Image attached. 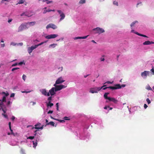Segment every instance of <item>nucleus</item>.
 I'll return each instance as SVG.
<instances>
[{
	"label": "nucleus",
	"instance_id": "32",
	"mask_svg": "<svg viewBox=\"0 0 154 154\" xmlns=\"http://www.w3.org/2000/svg\"><path fill=\"white\" fill-rule=\"evenodd\" d=\"M150 71L152 73V74L154 75V67L152 66V69L150 70Z\"/></svg>",
	"mask_w": 154,
	"mask_h": 154
},
{
	"label": "nucleus",
	"instance_id": "36",
	"mask_svg": "<svg viewBox=\"0 0 154 154\" xmlns=\"http://www.w3.org/2000/svg\"><path fill=\"white\" fill-rule=\"evenodd\" d=\"M51 11H50V10H45L43 12V14H45L47 12H49Z\"/></svg>",
	"mask_w": 154,
	"mask_h": 154
},
{
	"label": "nucleus",
	"instance_id": "40",
	"mask_svg": "<svg viewBox=\"0 0 154 154\" xmlns=\"http://www.w3.org/2000/svg\"><path fill=\"white\" fill-rule=\"evenodd\" d=\"M2 94L5 95V96H7L9 95V94L8 92L5 93V92H2Z\"/></svg>",
	"mask_w": 154,
	"mask_h": 154
},
{
	"label": "nucleus",
	"instance_id": "17",
	"mask_svg": "<svg viewBox=\"0 0 154 154\" xmlns=\"http://www.w3.org/2000/svg\"><path fill=\"white\" fill-rule=\"evenodd\" d=\"M88 36V35L87 36H83V37H75V39H85L87 38V37Z\"/></svg>",
	"mask_w": 154,
	"mask_h": 154
},
{
	"label": "nucleus",
	"instance_id": "21",
	"mask_svg": "<svg viewBox=\"0 0 154 154\" xmlns=\"http://www.w3.org/2000/svg\"><path fill=\"white\" fill-rule=\"evenodd\" d=\"M51 125L54 126V123L53 122H50L49 123H46V125Z\"/></svg>",
	"mask_w": 154,
	"mask_h": 154
},
{
	"label": "nucleus",
	"instance_id": "64",
	"mask_svg": "<svg viewBox=\"0 0 154 154\" xmlns=\"http://www.w3.org/2000/svg\"><path fill=\"white\" fill-rule=\"evenodd\" d=\"M107 88H109V87H106L103 88V89L105 90Z\"/></svg>",
	"mask_w": 154,
	"mask_h": 154
},
{
	"label": "nucleus",
	"instance_id": "60",
	"mask_svg": "<svg viewBox=\"0 0 154 154\" xmlns=\"http://www.w3.org/2000/svg\"><path fill=\"white\" fill-rule=\"evenodd\" d=\"M125 86V85L122 84L121 85V87H124Z\"/></svg>",
	"mask_w": 154,
	"mask_h": 154
},
{
	"label": "nucleus",
	"instance_id": "28",
	"mask_svg": "<svg viewBox=\"0 0 154 154\" xmlns=\"http://www.w3.org/2000/svg\"><path fill=\"white\" fill-rule=\"evenodd\" d=\"M46 42H42L38 45H35L36 47V48H37L38 46H40L43 44L44 43Z\"/></svg>",
	"mask_w": 154,
	"mask_h": 154
},
{
	"label": "nucleus",
	"instance_id": "62",
	"mask_svg": "<svg viewBox=\"0 0 154 154\" xmlns=\"http://www.w3.org/2000/svg\"><path fill=\"white\" fill-rule=\"evenodd\" d=\"M1 46L2 47H4L5 46V44H1Z\"/></svg>",
	"mask_w": 154,
	"mask_h": 154
},
{
	"label": "nucleus",
	"instance_id": "38",
	"mask_svg": "<svg viewBox=\"0 0 154 154\" xmlns=\"http://www.w3.org/2000/svg\"><path fill=\"white\" fill-rule=\"evenodd\" d=\"M26 75L23 74L22 76V79H23L24 81H25V79H26Z\"/></svg>",
	"mask_w": 154,
	"mask_h": 154
},
{
	"label": "nucleus",
	"instance_id": "45",
	"mask_svg": "<svg viewBox=\"0 0 154 154\" xmlns=\"http://www.w3.org/2000/svg\"><path fill=\"white\" fill-rule=\"evenodd\" d=\"M113 4L114 5H116L117 6L118 5V3L117 1H114L113 2Z\"/></svg>",
	"mask_w": 154,
	"mask_h": 154
},
{
	"label": "nucleus",
	"instance_id": "61",
	"mask_svg": "<svg viewBox=\"0 0 154 154\" xmlns=\"http://www.w3.org/2000/svg\"><path fill=\"white\" fill-rule=\"evenodd\" d=\"M12 134L14 136H15L17 135V133H16L15 134L14 133Z\"/></svg>",
	"mask_w": 154,
	"mask_h": 154
},
{
	"label": "nucleus",
	"instance_id": "18",
	"mask_svg": "<svg viewBox=\"0 0 154 154\" xmlns=\"http://www.w3.org/2000/svg\"><path fill=\"white\" fill-rule=\"evenodd\" d=\"M109 93H106L104 95V97L105 99L109 100V98H110V97H108L107 95L109 94Z\"/></svg>",
	"mask_w": 154,
	"mask_h": 154
},
{
	"label": "nucleus",
	"instance_id": "13",
	"mask_svg": "<svg viewBox=\"0 0 154 154\" xmlns=\"http://www.w3.org/2000/svg\"><path fill=\"white\" fill-rule=\"evenodd\" d=\"M65 81L64 80L62 79L61 77L59 78L56 81L55 84H58L63 83Z\"/></svg>",
	"mask_w": 154,
	"mask_h": 154
},
{
	"label": "nucleus",
	"instance_id": "8",
	"mask_svg": "<svg viewBox=\"0 0 154 154\" xmlns=\"http://www.w3.org/2000/svg\"><path fill=\"white\" fill-rule=\"evenodd\" d=\"M36 48L35 45L34 46H32L30 47H29L28 48V51L29 54H30L32 51Z\"/></svg>",
	"mask_w": 154,
	"mask_h": 154
},
{
	"label": "nucleus",
	"instance_id": "59",
	"mask_svg": "<svg viewBox=\"0 0 154 154\" xmlns=\"http://www.w3.org/2000/svg\"><path fill=\"white\" fill-rule=\"evenodd\" d=\"M30 91H22L21 92L22 93H29V92Z\"/></svg>",
	"mask_w": 154,
	"mask_h": 154
},
{
	"label": "nucleus",
	"instance_id": "43",
	"mask_svg": "<svg viewBox=\"0 0 154 154\" xmlns=\"http://www.w3.org/2000/svg\"><path fill=\"white\" fill-rule=\"evenodd\" d=\"M2 115L5 118H6V119H8V116L7 115H6L5 114V113H2Z\"/></svg>",
	"mask_w": 154,
	"mask_h": 154
},
{
	"label": "nucleus",
	"instance_id": "9",
	"mask_svg": "<svg viewBox=\"0 0 154 154\" xmlns=\"http://www.w3.org/2000/svg\"><path fill=\"white\" fill-rule=\"evenodd\" d=\"M50 28H51L53 29H55L57 28V27L54 24L50 23L47 25L46 27V29H48Z\"/></svg>",
	"mask_w": 154,
	"mask_h": 154
},
{
	"label": "nucleus",
	"instance_id": "22",
	"mask_svg": "<svg viewBox=\"0 0 154 154\" xmlns=\"http://www.w3.org/2000/svg\"><path fill=\"white\" fill-rule=\"evenodd\" d=\"M37 140H36L35 141H33V147H35L37 145Z\"/></svg>",
	"mask_w": 154,
	"mask_h": 154
},
{
	"label": "nucleus",
	"instance_id": "48",
	"mask_svg": "<svg viewBox=\"0 0 154 154\" xmlns=\"http://www.w3.org/2000/svg\"><path fill=\"white\" fill-rule=\"evenodd\" d=\"M63 119H64V120H70L69 119H68V117H66V116L64 117L63 118Z\"/></svg>",
	"mask_w": 154,
	"mask_h": 154
},
{
	"label": "nucleus",
	"instance_id": "7",
	"mask_svg": "<svg viewBox=\"0 0 154 154\" xmlns=\"http://www.w3.org/2000/svg\"><path fill=\"white\" fill-rule=\"evenodd\" d=\"M40 91L42 93V94L45 96H50V93L48 92H47L46 89H43L40 90Z\"/></svg>",
	"mask_w": 154,
	"mask_h": 154
},
{
	"label": "nucleus",
	"instance_id": "63",
	"mask_svg": "<svg viewBox=\"0 0 154 154\" xmlns=\"http://www.w3.org/2000/svg\"><path fill=\"white\" fill-rule=\"evenodd\" d=\"M56 105L57 108H59L58 103H57L56 104Z\"/></svg>",
	"mask_w": 154,
	"mask_h": 154
},
{
	"label": "nucleus",
	"instance_id": "14",
	"mask_svg": "<svg viewBox=\"0 0 154 154\" xmlns=\"http://www.w3.org/2000/svg\"><path fill=\"white\" fill-rule=\"evenodd\" d=\"M149 71H145L141 73V76L142 77H144V78H146L147 77V75L149 74Z\"/></svg>",
	"mask_w": 154,
	"mask_h": 154
},
{
	"label": "nucleus",
	"instance_id": "3",
	"mask_svg": "<svg viewBox=\"0 0 154 154\" xmlns=\"http://www.w3.org/2000/svg\"><path fill=\"white\" fill-rule=\"evenodd\" d=\"M56 84H54V86L55 87L54 88H55V89L56 91L60 90L63 88H65L66 87L65 86L63 85H56Z\"/></svg>",
	"mask_w": 154,
	"mask_h": 154
},
{
	"label": "nucleus",
	"instance_id": "58",
	"mask_svg": "<svg viewBox=\"0 0 154 154\" xmlns=\"http://www.w3.org/2000/svg\"><path fill=\"white\" fill-rule=\"evenodd\" d=\"M109 107V106H105L104 107V109H107Z\"/></svg>",
	"mask_w": 154,
	"mask_h": 154
},
{
	"label": "nucleus",
	"instance_id": "50",
	"mask_svg": "<svg viewBox=\"0 0 154 154\" xmlns=\"http://www.w3.org/2000/svg\"><path fill=\"white\" fill-rule=\"evenodd\" d=\"M48 100L50 101L52 100V97L51 96L49 97L48 99Z\"/></svg>",
	"mask_w": 154,
	"mask_h": 154
},
{
	"label": "nucleus",
	"instance_id": "37",
	"mask_svg": "<svg viewBox=\"0 0 154 154\" xmlns=\"http://www.w3.org/2000/svg\"><path fill=\"white\" fill-rule=\"evenodd\" d=\"M11 103H12V102H11L10 101H8L7 102L6 105L7 106H9Z\"/></svg>",
	"mask_w": 154,
	"mask_h": 154
},
{
	"label": "nucleus",
	"instance_id": "6",
	"mask_svg": "<svg viewBox=\"0 0 154 154\" xmlns=\"http://www.w3.org/2000/svg\"><path fill=\"white\" fill-rule=\"evenodd\" d=\"M58 36V35L57 34H51L45 36V38L48 39L54 38L57 37Z\"/></svg>",
	"mask_w": 154,
	"mask_h": 154
},
{
	"label": "nucleus",
	"instance_id": "53",
	"mask_svg": "<svg viewBox=\"0 0 154 154\" xmlns=\"http://www.w3.org/2000/svg\"><path fill=\"white\" fill-rule=\"evenodd\" d=\"M23 62H21L19 63H18V65H21L23 64Z\"/></svg>",
	"mask_w": 154,
	"mask_h": 154
},
{
	"label": "nucleus",
	"instance_id": "26",
	"mask_svg": "<svg viewBox=\"0 0 154 154\" xmlns=\"http://www.w3.org/2000/svg\"><path fill=\"white\" fill-rule=\"evenodd\" d=\"M25 1L24 0H20L19 2L18 3L17 5L18 4H22L24 3Z\"/></svg>",
	"mask_w": 154,
	"mask_h": 154
},
{
	"label": "nucleus",
	"instance_id": "44",
	"mask_svg": "<svg viewBox=\"0 0 154 154\" xmlns=\"http://www.w3.org/2000/svg\"><path fill=\"white\" fill-rule=\"evenodd\" d=\"M146 101L147 102L148 104H149L151 103L150 100L148 98H147L146 99Z\"/></svg>",
	"mask_w": 154,
	"mask_h": 154
},
{
	"label": "nucleus",
	"instance_id": "56",
	"mask_svg": "<svg viewBox=\"0 0 154 154\" xmlns=\"http://www.w3.org/2000/svg\"><path fill=\"white\" fill-rule=\"evenodd\" d=\"M144 107L145 109H146L147 107V106L146 105V104H144Z\"/></svg>",
	"mask_w": 154,
	"mask_h": 154
},
{
	"label": "nucleus",
	"instance_id": "49",
	"mask_svg": "<svg viewBox=\"0 0 154 154\" xmlns=\"http://www.w3.org/2000/svg\"><path fill=\"white\" fill-rule=\"evenodd\" d=\"M17 65H18V63H15L14 64H13L12 65V67H13V66H16Z\"/></svg>",
	"mask_w": 154,
	"mask_h": 154
},
{
	"label": "nucleus",
	"instance_id": "11",
	"mask_svg": "<svg viewBox=\"0 0 154 154\" xmlns=\"http://www.w3.org/2000/svg\"><path fill=\"white\" fill-rule=\"evenodd\" d=\"M56 91L55 88L53 87L49 91V93L51 96H53L55 94Z\"/></svg>",
	"mask_w": 154,
	"mask_h": 154
},
{
	"label": "nucleus",
	"instance_id": "42",
	"mask_svg": "<svg viewBox=\"0 0 154 154\" xmlns=\"http://www.w3.org/2000/svg\"><path fill=\"white\" fill-rule=\"evenodd\" d=\"M55 120H57L59 121L60 122H65V121L64 120H61L60 119H55Z\"/></svg>",
	"mask_w": 154,
	"mask_h": 154
},
{
	"label": "nucleus",
	"instance_id": "35",
	"mask_svg": "<svg viewBox=\"0 0 154 154\" xmlns=\"http://www.w3.org/2000/svg\"><path fill=\"white\" fill-rule=\"evenodd\" d=\"M57 11L59 13V14H60V15H62V14H64L61 10H58Z\"/></svg>",
	"mask_w": 154,
	"mask_h": 154
},
{
	"label": "nucleus",
	"instance_id": "31",
	"mask_svg": "<svg viewBox=\"0 0 154 154\" xmlns=\"http://www.w3.org/2000/svg\"><path fill=\"white\" fill-rule=\"evenodd\" d=\"M35 22H32L29 23H29V25L31 26H33L35 24Z\"/></svg>",
	"mask_w": 154,
	"mask_h": 154
},
{
	"label": "nucleus",
	"instance_id": "1",
	"mask_svg": "<svg viewBox=\"0 0 154 154\" xmlns=\"http://www.w3.org/2000/svg\"><path fill=\"white\" fill-rule=\"evenodd\" d=\"M106 86V85H104L101 87H96L94 88H91L90 92L91 93H97L98 91H100L102 88Z\"/></svg>",
	"mask_w": 154,
	"mask_h": 154
},
{
	"label": "nucleus",
	"instance_id": "51",
	"mask_svg": "<svg viewBox=\"0 0 154 154\" xmlns=\"http://www.w3.org/2000/svg\"><path fill=\"white\" fill-rule=\"evenodd\" d=\"M53 112V111L52 110H49L48 112V114L52 113Z\"/></svg>",
	"mask_w": 154,
	"mask_h": 154
},
{
	"label": "nucleus",
	"instance_id": "34",
	"mask_svg": "<svg viewBox=\"0 0 154 154\" xmlns=\"http://www.w3.org/2000/svg\"><path fill=\"white\" fill-rule=\"evenodd\" d=\"M20 153L21 154H26L25 152V151L23 149H21L20 150Z\"/></svg>",
	"mask_w": 154,
	"mask_h": 154
},
{
	"label": "nucleus",
	"instance_id": "55",
	"mask_svg": "<svg viewBox=\"0 0 154 154\" xmlns=\"http://www.w3.org/2000/svg\"><path fill=\"white\" fill-rule=\"evenodd\" d=\"M12 19H9L8 20V22L9 23H10V22H11L12 21Z\"/></svg>",
	"mask_w": 154,
	"mask_h": 154
},
{
	"label": "nucleus",
	"instance_id": "54",
	"mask_svg": "<svg viewBox=\"0 0 154 154\" xmlns=\"http://www.w3.org/2000/svg\"><path fill=\"white\" fill-rule=\"evenodd\" d=\"M15 119V117L14 116H13L11 118V119L12 121H14Z\"/></svg>",
	"mask_w": 154,
	"mask_h": 154
},
{
	"label": "nucleus",
	"instance_id": "33",
	"mask_svg": "<svg viewBox=\"0 0 154 154\" xmlns=\"http://www.w3.org/2000/svg\"><path fill=\"white\" fill-rule=\"evenodd\" d=\"M105 56L104 55H103L102 56V57H101L100 58V60L101 61H103L105 60V59L104 58V57Z\"/></svg>",
	"mask_w": 154,
	"mask_h": 154
},
{
	"label": "nucleus",
	"instance_id": "39",
	"mask_svg": "<svg viewBox=\"0 0 154 154\" xmlns=\"http://www.w3.org/2000/svg\"><path fill=\"white\" fill-rule=\"evenodd\" d=\"M19 68H18V67H15V68H13L12 70H11V71H14L16 70H17V69H19Z\"/></svg>",
	"mask_w": 154,
	"mask_h": 154
},
{
	"label": "nucleus",
	"instance_id": "25",
	"mask_svg": "<svg viewBox=\"0 0 154 154\" xmlns=\"http://www.w3.org/2000/svg\"><path fill=\"white\" fill-rule=\"evenodd\" d=\"M138 23V21H135L133 22L130 25V26L131 27L133 26H134V24L136 23Z\"/></svg>",
	"mask_w": 154,
	"mask_h": 154
},
{
	"label": "nucleus",
	"instance_id": "23",
	"mask_svg": "<svg viewBox=\"0 0 154 154\" xmlns=\"http://www.w3.org/2000/svg\"><path fill=\"white\" fill-rule=\"evenodd\" d=\"M6 98L5 96H3L2 100H1V103H3L4 102H6Z\"/></svg>",
	"mask_w": 154,
	"mask_h": 154
},
{
	"label": "nucleus",
	"instance_id": "57",
	"mask_svg": "<svg viewBox=\"0 0 154 154\" xmlns=\"http://www.w3.org/2000/svg\"><path fill=\"white\" fill-rule=\"evenodd\" d=\"M8 125H9V128H11V122H9Z\"/></svg>",
	"mask_w": 154,
	"mask_h": 154
},
{
	"label": "nucleus",
	"instance_id": "12",
	"mask_svg": "<svg viewBox=\"0 0 154 154\" xmlns=\"http://www.w3.org/2000/svg\"><path fill=\"white\" fill-rule=\"evenodd\" d=\"M41 125V123H38L36 124L35 126V127L34 128H35L36 129H42L43 128V125H42L41 127H39V126H40Z\"/></svg>",
	"mask_w": 154,
	"mask_h": 154
},
{
	"label": "nucleus",
	"instance_id": "27",
	"mask_svg": "<svg viewBox=\"0 0 154 154\" xmlns=\"http://www.w3.org/2000/svg\"><path fill=\"white\" fill-rule=\"evenodd\" d=\"M54 105L52 103H51L50 101H49L48 103L47 104V106H50L51 107L52 106H53Z\"/></svg>",
	"mask_w": 154,
	"mask_h": 154
},
{
	"label": "nucleus",
	"instance_id": "20",
	"mask_svg": "<svg viewBox=\"0 0 154 154\" xmlns=\"http://www.w3.org/2000/svg\"><path fill=\"white\" fill-rule=\"evenodd\" d=\"M135 33L136 34L138 35H139L140 36H143V37H146V38L148 37L147 36H146V35H144L140 34L138 32H135Z\"/></svg>",
	"mask_w": 154,
	"mask_h": 154
},
{
	"label": "nucleus",
	"instance_id": "10",
	"mask_svg": "<svg viewBox=\"0 0 154 154\" xmlns=\"http://www.w3.org/2000/svg\"><path fill=\"white\" fill-rule=\"evenodd\" d=\"M26 27V25L23 24H21L18 27V32L22 31Z\"/></svg>",
	"mask_w": 154,
	"mask_h": 154
},
{
	"label": "nucleus",
	"instance_id": "30",
	"mask_svg": "<svg viewBox=\"0 0 154 154\" xmlns=\"http://www.w3.org/2000/svg\"><path fill=\"white\" fill-rule=\"evenodd\" d=\"M85 0H80L79 2V4H83L85 3Z\"/></svg>",
	"mask_w": 154,
	"mask_h": 154
},
{
	"label": "nucleus",
	"instance_id": "47",
	"mask_svg": "<svg viewBox=\"0 0 154 154\" xmlns=\"http://www.w3.org/2000/svg\"><path fill=\"white\" fill-rule=\"evenodd\" d=\"M15 94L14 93L11 94L10 95L11 97H14V96Z\"/></svg>",
	"mask_w": 154,
	"mask_h": 154
},
{
	"label": "nucleus",
	"instance_id": "41",
	"mask_svg": "<svg viewBox=\"0 0 154 154\" xmlns=\"http://www.w3.org/2000/svg\"><path fill=\"white\" fill-rule=\"evenodd\" d=\"M34 136H29L28 137L27 139H30L31 140L33 139L34 138Z\"/></svg>",
	"mask_w": 154,
	"mask_h": 154
},
{
	"label": "nucleus",
	"instance_id": "46",
	"mask_svg": "<svg viewBox=\"0 0 154 154\" xmlns=\"http://www.w3.org/2000/svg\"><path fill=\"white\" fill-rule=\"evenodd\" d=\"M46 3L47 4H49L52 2V1H49L48 0H46Z\"/></svg>",
	"mask_w": 154,
	"mask_h": 154
},
{
	"label": "nucleus",
	"instance_id": "52",
	"mask_svg": "<svg viewBox=\"0 0 154 154\" xmlns=\"http://www.w3.org/2000/svg\"><path fill=\"white\" fill-rule=\"evenodd\" d=\"M9 129H10V130L11 131V134H13L14 133V132H13V130L11 129V128H9Z\"/></svg>",
	"mask_w": 154,
	"mask_h": 154
},
{
	"label": "nucleus",
	"instance_id": "15",
	"mask_svg": "<svg viewBox=\"0 0 154 154\" xmlns=\"http://www.w3.org/2000/svg\"><path fill=\"white\" fill-rule=\"evenodd\" d=\"M109 99V101L115 103H117L118 102V100L113 97H110Z\"/></svg>",
	"mask_w": 154,
	"mask_h": 154
},
{
	"label": "nucleus",
	"instance_id": "24",
	"mask_svg": "<svg viewBox=\"0 0 154 154\" xmlns=\"http://www.w3.org/2000/svg\"><path fill=\"white\" fill-rule=\"evenodd\" d=\"M146 89L148 90H152V88L148 85L146 87Z\"/></svg>",
	"mask_w": 154,
	"mask_h": 154
},
{
	"label": "nucleus",
	"instance_id": "2",
	"mask_svg": "<svg viewBox=\"0 0 154 154\" xmlns=\"http://www.w3.org/2000/svg\"><path fill=\"white\" fill-rule=\"evenodd\" d=\"M93 31L94 32L95 34L98 33L99 34L105 32V31L103 29L99 27H97L93 29Z\"/></svg>",
	"mask_w": 154,
	"mask_h": 154
},
{
	"label": "nucleus",
	"instance_id": "29",
	"mask_svg": "<svg viewBox=\"0 0 154 154\" xmlns=\"http://www.w3.org/2000/svg\"><path fill=\"white\" fill-rule=\"evenodd\" d=\"M57 45V44H51L50 45L49 47H53V48H54Z\"/></svg>",
	"mask_w": 154,
	"mask_h": 154
},
{
	"label": "nucleus",
	"instance_id": "4",
	"mask_svg": "<svg viewBox=\"0 0 154 154\" xmlns=\"http://www.w3.org/2000/svg\"><path fill=\"white\" fill-rule=\"evenodd\" d=\"M1 100H0V106L4 113H5L7 111V109L6 106L3 103H1Z\"/></svg>",
	"mask_w": 154,
	"mask_h": 154
},
{
	"label": "nucleus",
	"instance_id": "5",
	"mask_svg": "<svg viewBox=\"0 0 154 154\" xmlns=\"http://www.w3.org/2000/svg\"><path fill=\"white\" fill-rule=\"evenodd\" d=\"M121 88V85L120 84H116L114 86H109V88L112 90H115L120 89Z\"/></svg>",
	"mask_w": 154,
	"mask_h": 154
},
{
	"label": "nucleus",
	"instance_id": "16",
	"mask_svg": "<svg viewBox=\"0 0 154 154\" xmlns=\"http://www.w3.org/2000/svg\"><path fill=\"white\" fill-rule=\"evenodd\" d=\"M152 44H154V42L149 41H146L143 43V45H149Z\"/></svg>",
	"mask_w": 154,
	"mask_h": 154
},
{
	"label": "nucleus",
	"instance_id": "19",
	"mask_svg": "<svg viewBox=\"0 0 154 154\" xmlns=\"http://www.w3.org/2000/svg\"><path fill=\"white\" fill-rule=\"evenodd\" d=\"M60 18L59 20V21H60L64 19L65 17V15L64 14H62V15H60Z\"/></svg>",
	"mask_w": 154,
	"mask_h": 154
}]
</instances>
